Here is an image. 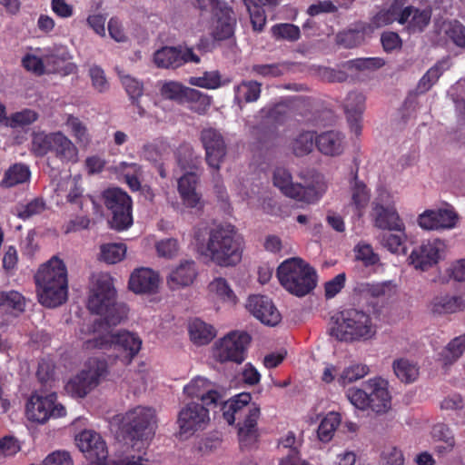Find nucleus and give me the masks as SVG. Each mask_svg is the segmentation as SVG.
I'll list each match as a JSON object with an SVG mask.
<instances>
[{
	"mask_svg": "<svg viewBox=\"0 0 465 465\" xmlns=\"http://www.w3.org/2000/svg\"><path fill=\"white\" fill-rule=\"evenodd\" d=\"M116 291L113 280L102 275L97 280L88 299V309L95 314L104 316L107 325H117L127 315L124 305L115 302Z\"/></svg>",
	"mask_w": 465,
	"mask_h": 465,
	"instance_id": "obj_5",
	"label": "nucleus"
},
{
	"mask_svg": "<svg viewBox=\"0 0 465 465\" xmlns=\"http://www.w3.org/2000/svg\"><path fill=\"white\" fill-rule=\"evenodd\" d=\"M213 16L211 35L214 41H223L233 36L236 18L233 10L227 4L222 5Z\"/></svg>",
	"mask_w": 465,
	"mask_h": 465,
	"instance_id": "obj_22",
	"label": "nucleus"
},
{
	"mask_svg": "<svg viewBox=\"0 0 465 465\" xmlns=\"http://www.w3.org/2000/svg\"><path fill=\"white\" fill-rule=\"evenodd\" d=\"M249 13L253 30L262 31L266 24V10H273L276 6L265 5L258 0H243Z\"/></svg>",
	"mask_w": 465,
	"mask_h": 465,
	"instance_id": "obj_37",
	"label": "nucleus"
},
{
	"mask_svg": "<svg viewBox=\"0 0 465 465\" xmlns=\"http://www.w3.org/2000/svg\"><path fill=\"white\" fill-rule=\"evenodd\" d=\"M374 226L383 231L404 232L405 225L400 217L395 203L391 197L387 194L386 199L380 195L374 202L372 207Z\"/></svg>",
	"mask_w": 465,
	"mask_h": 465,
	"instance_id": "obj_14",
	"label": "nucleus"
},
{
	"mask_svg": "<svg viewBox=\"0 0 465 465\" xmlns=\"http://www.w3.org/2000/svg\"><path fill=\"white\" fill-rule=\"evenodd\" d=\"M355 258L362 262L364 266H372L380 262V257L373 252L370 244L360 242L354 248Z\"/></svg>",
	"mask_w": 465,
	"mask_h": 465,
	"instance_id": "obj_56",
	"label": "nucleus"
},
{
	"mask_svg": "<svg viewBox=\"0 0 465 465\" xmlns=\"http://www.w3.org/2000/svg\"><path fill=\"white\" fill-rule=\"evenodd\" d=\"M31 172L25 163H14L4 173L0 181L2 188H11L18 184H23L29 181Z\"/></svg>",
	"mask_w": 465,
	"mask_h": 465,
	"instance_id": "obj_35",
	"label": "nucleus"
},
{
	"mask_svg": "<svg viewBox=\"0 0 465 465\" xmlns=\"http://www.w3.org/2000/svg\"><path fill=\"white\" fill-rule=\"evenodd\" d=\"M200 61L192 47L183 45L163 46L153 54V62L159 68L176 69L187 63L199 64Z\"/></svg>",
	"mask_w": 465,
	"mask_h": 465,
	"instance_id": "obj_15",
	"label": "nucleus"
},
{
	"mask_svg": "<svg viewBox=\"0 0 465 465\" xmlns=\"http://www.w3.org/2000/svg\"><path fill=\"white\" fill-rule=\"evenodd\" d=\"M445 33L457 46L465 47V26L460 22L450 21Z\"/></svg>",
	"mask_w": 465,
	"mask_h": 465,
	"instance_id": "obj_59",
	"label": "nucleus"
},
{
	"mask_svg": "<svg viewBox=\"0 0 465 465\" xmlns=\"http://www.w3.org/2000/svg\"><path fill=\"white\" fill-rule=\"evenodd\" d=\"M366 390L369 391L370 406L375 413H385L391 408V395L388 391V382L381 378L368 381Z\"/></svg>",
	"mask_w": 465,
	"mask_h": 465,
	"instance_id": "obj_24",
	"label": "nucleus"
},
{
	"mask_svg": "<svg viewBox=\"0 0 465 465\" xmlns=\"http://www.w3.org/2000/svg\"><path fill=\"white\" fill-rule=\"evenodd\" d=\"M392 369L397 378L404 383L414 382L420 374L418 365L405 358H400L393 361Z\"/></svg>",
	"mask_w": 465,
	"mask_h": 465,
	"instance_id": "obj_40",
	"label": "nucleus"
},
{
	"mask_svg": "<svg viewBox=\"0 0 465 465\" xmlns=\"http://www.w3.org/2000/svg\"><path fill=\"white\" fill-rule=\"evenodd\" d=\"M126 253L124 243H106L101 246V260L109 264L121 262Z\"/></svg>",
	"mask_w": 465,
	"mask_h": 465,
	"instance_id": "obj_48",
	"label": "nucleus"
},
{
	"mask_svg": "<svg viewBox=\"0 0 465 465\" xmlns=\"http://www.w3.org/2000/svg\"><path fill=\"white\" fill-rule=\"evenodd\" d=\"M262 93V84L257 81H242L240 84L234 86V100L241 103L256 102Z\"/></svg>",
	"mask_w": 465,
	"mask_h": 465,
	"instance_id": "obj_39",
	"label": "nucleus"
},
{
	"mask_svg": "<svg viewBox=\"0 0 465 465\" xmlns=\"http://www.w3.org/2000/svg\"><path fill=\"white\" fill-rule=\"evenodd\" d=\"M302 182L292 183V199L306 203L317 202L327 189L323 175L316 171H306L299 174Z\"/></svg>",
	"mask_w": 465,
	"mask_h": 465,
	"instance_id": "obj_13",
	"label": "nucleus"
},
{
	"mask_svg": "<svg viewBox=\"0 0 465 465\" xmlns=\"http://www.w3.org/2000/svg\"><path fill=\"white\" fill-rule=\"evenodd\" d=\"M291 114V103L282 101L274 104L268 112V118L276 124H282L286 121Z\"/></svg>",
	"mask_w": 465,
	"mask_h": 465,
	"instance_id": "obj_61",
	"label": "nucleus"
},
{
	"mask_svg": "<svg viewBox=\"0 0 465 465\" xmlns=\"http://www.w3.org/2000/svg\"><path fill=\"white\" fill-rule=\"evenodd\" d=\"M39 302L47 308H55L67 300V270L57 256L44 263L35 275Z\"/></svg>",
	"mask_w": 465,
	"mask_h": 465,
	"instance_id": "obj_2",
	"label": "nucleus"
},
{
	"mask_svg": "<svg viewBox=\"0 0 465 465\" xmlns=\"http://www.w3.org/2000/svg\"><path fill=\"white\" fill-rule=\"evenodd\" d=\"M292 295L303 297L317 286L316 270L300 257H292Z\"/></svg>",
	"mask_w": 465,
	"mask_h": 465,
	"instance_id": "obj_17",
	"label": "nucleus"
},
{
	"mask_svg": "<svg viewBox=\"0 0 465 465\" xmlns=\"http://www.w3.org/2000/svg\"><path fill=\"white\" fill-rule=\"evenodd\" d=\"M155 424L154 409L136 406L124 413L121 420L120 429L125 439L131 441H143L153 436Z\"/></svg>",
	"mask_w": 465,
	"mask_h": 465,
	"instance_id": "obj_7",
	"label": "nucleus"
},
{
	"mask_svg": "<svg viewBox=\"0 0 465 465\" xmlns=\"http://www.w3.org/2000/svg\"><path fill=\"white\" fill-rule=\"evenodd\" d=\"M370 33V25L366 22L359 21L352 27L338 33L337 44L345 48H354L365 41V35Z\"/></svg>",
	"mask_w": 465,
	"mask_h": 465,
	"instance_id": "obj_30",
	"label": "nucleus"
},
{
	"mask_svg": "<svg viewBox=\"0 0 465 465\" xmlns=\"http://www.w3.org/2000/svg\"><path fill=\"white\" fill-rule=\"evenodd\" d=\"M200 141L205 151L206 163L214 171H219L227 153L223 135L215 128H204L201 131Z\"/></svg>",
	"mask_w": 465,
	"mask_h": 465,
	"instance_id": "obj_16",
	"label": "nucleus"
},
{
	"mask_svg": "<svg viewBox=\"0 0 465 465\" xmlns=\"http://www.w3.org/2000/svg\"><path fill=\"white\" fill-rule=\"evenodd\" d=\"M252 341L251 335L244 331H232L215 343L214 357L220 362L242 363L247 355Z\"/></svg>",
	"mask_w": 465,
	"mask_h": 465,
	"instance_id": "obj_10",
	"label": "nucleus"
},
{
	"mask_svg": "<svg viewBox=\"0 0 465 465\" xmlns=\"http://www.w3.org/2000/svg\"><path fill=\"white\" fill-rule=\"evenodd\" d=\"M198 177L193 173H187L178 180V192L183 203L188 208H195L201 203V194L196 192Z\"/></svg>",
	"mask_w": 465,
	"mask_h": 465,
	"instance_id": "obj_29",
	"label": "nucleus"
},
{
	"mask_svg": "<svg viewBox=\"0 0 465 465\" xmlns=\"http://www.w3.org/2000/svg\"><path fill=\"white\" fill-rule=\"evenodd\" d=\"M346 396L350 402L359 410L364 411L370 406L369 391L367 390L352 387L347 391Z\"/></svg>",
	"mask_w": 465,
	"mask_h": 465,
	"instance_id": "obj_57",
	"label": "nucleus"
},
{
	"mask_svg": "<svg viewBox=\"0 0 465 465\" xmlns=\"http://www.w3.org/2000/svg\"><path fill=\"white\" fill-rule=\"evenodd\" d=\"M66 125L70 128L72 134L80 145L87 146L90 143V136L85 125L78 117L69 115L66 120Z\"/></svg>",
	"mask_w": 465,
	"mask_h": 465,
	"instance_id": "obj_52",
	"label": "nucleus"
},
{
	"mask_svg": "<svg viewBox=\"0 0 465 465\" xmlns=\"http://www.w3.org/2000/svg\"><path fill=\"white\" fill-rule=\"evenodd\" d=\"M213 384L206 378L193 379L183 388V392L190 398L201 400L205 406L217 407L221 405L223 419L232 425L239 420L238 437L242 447L252 445L258 437L257 420L260 417V408L255 404L249 405L252 396L248 392L236 395L228 401H223L222 394L213 388Z\"/></svg>",
	"mask_w": 465,
	"mask_h": 465,
	"instance_id": "obj_1",
	"label": "nucleus"
},
{
	"mask_svg": "<svg viewBox=\"0 0 465 465\" xmlns=\"http://www.w3.org/2000/svg\"><path fill=\"white\" fill-rule=\"evenodd\" d=\"M75 441L80 451L91 463L102 464L107 459L106 443L99 433L83 430L76 436Z\"/></svg>",
	"mask_w": 465,
	"mask_h": 465,
	"instance_id": "obj_18",
	"label": "nucleus"
},
{
	"mask_svg": "<svg viewBox=\"0 0 465 465\" xmlns=\"http://www.w3.org/2000/svg\"><path fill=\"white\" fill-rule=\"evenodd\" d=\"M247 310L262 323L275 326L281 321V315L272 301L266 295L254 294L248 298Z\"/></svg>",
	"mask_w": 465,
	"mask_h": 465,
	"instance_id": "obj_21",
	"label": "nucleus"
},
{
	"mask_svg": "<svg viewBox=\"0 0 465 465\" xmlns=\"http://www.w3.org/2000/svg\"><path fill=\"white\" fill-rule=\"evenodd\" d=\"M56 401V393H50L45 396L32 393L25 406L27 419L31 421L44 424L51 418L65 416V408L62 404L57 403Z\"/></svg>",
	"mask_w": 465,
	"mask_h": 465,
	"instance_id": "obj_11",
	"label": "nucleus"
},
{
	"mask_svg": "<svg viewBox=\"0 0 465 465\" xmlns=\"http://www.w3.org/2000/svg\"><path fill=\"white\" fill-rule=\"evenodd\" d=\"M465 351V334L453 338L439 353V361L444 366L456 362Z\"/></svg>",
	"mask_w": 465,
	"mask_h": 465,
	"instance_id": "obj_36",
	"label": "nucleus"
},
{
	"mask_svg": "<svg viewBox=\"0 0 465 465\" xmlns=\"http://www.w3.org/2000/svg\"><path fill=\"white\" fill-rule=\"evenodd\" d=\"M315 146L326 156H340L346 147L345 135L335 130L322 132L316 136Z\"/></svg>",
	"mask_w": 465,
	"mask_h": 465,
	"instance_id": "obj_26",
	"label": "nucleus"
},
{
	"mask_svg": "<svg viewBox=\"0 0 465 465\" xmlns=\"http://www.w3.org/2000/svg\"><path fill=\"white\" fill-rule=\"evenodd\" d=\"M128 284L134 293H155L159 286V275L150 268L142 267L134 271Z\"/></svg>",
	"mask_w": 465,
	"mask_h": 465,
	"instance_id": "obj_25",
	"label": "nucleus"
},
{
	"mask_svg": "<svg viewBox=\"0 0 465 465\" xmlns=\"http://www.w3.org/2000/svg\"><path fill=\"white\" fill-rule=\"evenodd\" d=\"M273 184L287 197H291V173L288 169L278 167L273 173Z\"/></svg>",
	"mask_w": 465,
	"mask_h": 465,
	"instance_id": "obj_60",
	"label": "nucleus"
},
{
	"mask_svg": "<svg viewBox=\"0 0 465 465\" xmlns=\"http://www.w3.org/2000/svg\"><path fill=\"white\" fill-rule=\"evenodd\" d=\"M405 0H394L388 9H383L378 12L371 19L370 33L371 34L375 29L383 27L392 24L394 21L399 23L401 14V7L403 5Z\"/></svg>",
	"mask_w": 465,
	"mask_h": 465,
	"instance_id": "obj_33",
	"label": "nucleus"
},
{
	"mask_svg": "<svg viewBox=\"0 0 465 465\" xmlns=\"http://www.w3.org/2000/svg\"><path fill=\"white\" fill-rule=\"evenodd\" d=\"M346 275L344 272L337 274L324 284V296L327 300L334 298L344 287Z\"/></svg>",
	"mask_w": 465,
	"mask_h": 465,
	"instance_id": "obj_64",
	"label": "nucleus"
},
{
	"mask_svg": "<svg viewBox=\"0 0 465 465\" xmlns=\"http://www.w3.org/2000/svg\"><path fill=\"white\" fill-rule=\"evenodd\" d=\"M45 65L50 67L51 72H57L61 64L69 57L68 52L64 48H54L47 50L45 54Z\"/></svg>",
	"mask_w": 465,
	"mask_h": 465,
	"instance_id": "obj_54",
	"label": "nucleus"
},
{
	"mask_svg": "<svg viewBox=\"0 0 465 465\" xmlns=\"http://www.w3.org/2000/svg\"><path fill=\"white\" fill-rule=\"evenodd\" d=\"M316 134L312 131L302 132L292 140V153L297 156L310 153L315 146Z\"/></svg>",
	"mask_w": 465,
	"mask_h": 465,
	"instance_id": "obj_46",
	"label": "nucleus"
},
{
	"mask_svg": "<svg viewBox=\"0 0 465 465\" xmlns=\"http://www.w3.org/2000/svg\"><path fill=\"white\" fill-rule=\"evenodd\" d=\"M188 331L191 341L196 345L208 344L216 336L213 326L198 318L189 323Z\"/></svg>",
	"mask_w": 465,
	"mask_h": 465,
	"instance_id": "obj_34",
	"label": "nucleus"
},
{
	"mask_svg": "<svg viewBox=\"0 0 465 465\" xmlns=\"http://www.w3.org/2000/svg\"><path fill=\"white\" fill-rule=\"evenodd\" d=\"M38 119V114L31 109H24L11 115L12 127H23L29 125Z\"/></svg>",
	"mask_w": 465,
	"mask_h": 465,
	"instance_id": "obj_62",
	"label": "nucleus"
},
{
	"mask_svg": "<svg viewBox=\"0 0 465 465\" xmlns=\"http://www.w3.org/2000/svg\"><path fill=\"white\" fill-rule=\"evenodd\" d=\"M244 249L243 239L232 224H220L211 229L205 254L220 267H233L241 262Z\"/></svg>",
	"mask_w": 465,
	"mask_h": 465,
	"instance_id": "obj_3",
	"label": "nucleus"
},
{
	"mask_svg": "<svg viewBox=\"0 0 465 465\" xmlns=\"http://www.w3.org/2000/svg\"><path fill=\"white\" fill-rule=\"evenodd\" d=\"M88 345L101 350H112L113 355L124 366L129 365L142 347L141 339L127 331L105 333L87 341Z\"/></svg>",
	"mask_w": 465,
	"mask_h": 465,
	"instance_id": "obj_6",
	"label": "nucleus"
},
{
	"mask_svg": "<svg viewBox=\"0 0 465 465\" xmlns=\"http://www.w3.org/2000/svg\"><path fill=\"white\" fill-rule=\"evenodd\" d=\"M108 364L104 359L91 358L86 363V369L82 370L66 384L65 389L73 396L85 397L95 388L101 377L107 373Z\"/></svg>",
	"mask_w": 465,
	"mask_h": 465,
	"instance_id": "obj_9",
	"label": "nucleus"
},
{
	"mask_svg": "<svg viewBox=\"0 0 465 465\" xmlns=\"http://www.w3.org/2000/svg\"><path fill=\"white\" fill-rule=\"evenodd\" d=\"M351 192V204L355 207L360 214L370 202V191L366 184L358 179L357 173L354 175Z\"/></svg>",
	"mask_w": 465,
	"mask_h": 465,
	"instance_id": "obj_43",
	"label": "nucleus"
},
{
	"mask_svg": "<svg viewBox=\"0 0 465 465\" xmlns=\"http://www.w3.org/2000/svg\"><path fill=\"white\" fill-rule=\"evenodd\" d=\"M55 133L45 134L44 132L35 133L32 138V152L36 156H45L53 151V140Z\"/></svg>",
	"mask_w": 465,
	"mask_h": 465,
	"instance_id": "obj_47",
	"label": "nucleus"
},
{
	"mask_svg": "<svg viewBox=\"0 0 465 465\" xmlns=\"http://www.w3.org/2000/svg\"><path fill=\"white\" fill-rule=\"evenodd\" d=\"M0 308L24 312L25 298L16 291L0 292Z\"/></svg>",
	"mask_w": 465,
	"mask_h": 465,
	"instance_id": "obj_49",
	"label": "nucleus"
},
{
	"mask_svg": "<svg viewBox=\"0 0 465 465\" xmlns=\"http://www.w3.org/2000/svg\"><path fill=\"white\" fill-rule=\"evenodd\" d=\"M341 422V414L338 412L331 411L329 412L321 421L317 434L318 438L322 442H329L338 428V426Z\"/></svg>",
	"mask_w": 465,
	"mask_h": 465,
	"instance_id": "obj_42",
	"label": "nucleus"
},
{
	"mask_svg": "<svg viewBox=\"0 0 465 465\" xmlns=\"http://www.w3.org/2000/svg\"><path fill=\"white\" fill-rule=\"evenodd\" d=\"M197 275L196 264L193 261H184L173 270L168 277V284L172 289L192 284Z\"/></svg>",
	"mask_w": 465,
	"mask_h": 465,
	"instance_id": "obj_31",
	"label": "nucleus"
},
{
	"mask_svg": "<svg viewBox=\"0 0 465 465\" xmlns=\"http://www.w3.org/2000/svg\"><path fill=\"white\" fill-rule=\"evenodd\" d=\"M399 24L406 25L410 33L422 32L430 24L431 10L429 8L419 9L412 5L401 8Z\"/></svg>",
	"mask_w": 465,
	"mask_h": 465,
	"instance_id": "obj_28",
	"label": "nucleus"
},
{
	"mask_svg": "<svg viewBox=\"0 0 465 465\" xmlns=\"http://www.w3.org/2000/svg\"><path fill=\"white\" fill-rule=\"evenodd\" d=\"M459 215L452 207L425 210L418 216L417 223L424 230H450L456 227Z\"/></svg>",
	"mask_w": 465,
	"mask_h": 465,
	"instance_id": "obj_19",
	"label": "nucleus"
},
{
	"mask_svg": "<svg viewBox=\"0 0 465 465\" xmlns=\"http://www.w3.org/2000/svg\"><path fill=\"white\" fill-rule=\"evenodd\" d=\"M432 436L435 440L444 444L436 446L438 452H449L453 449L455 445L454 436L447 425L442 423L436 424L432 429Z\"/></svg>",
	"mask_w": 465,
	"mask_h": 465,
	"instance_id": "obj_45",
	"label": "nucleus"
},
{
	"mask_svg": "<svg viewBox=\"0 0 465 465\" xmlns=\"http://www.w3.org/2000/svg\"><path fill=\"white\" fill-rule=\"evenodd\" d=\"M369 367L365 364H353L347 368H345L340 377L338 378V382L345 386L348 383L356 381L363 378L369 372Z\"/></svg>",
	"mask_w": 465,
	"mask_h": 465,
	"instance_id": "obj_53",
	"label": "nucleus"
},
{
	"mask_svg": "<svg viewBox=\"0 0 465 465\" xmlns=\"http://www.w3.org/2000/svg\"><path fill=\"white\" fill-rule=\"evenodd\" d=\"M207 407L200 403L189 402L180 410L177 416V424L181 436H191L206 428L210 421Z\"/></svg>",
	"mask_w": 465,
	"mask_h": 465,
	"instance_id": "obj_12",
	"label": "nucleus"
},
{
	"mask_svg": "<svg viewBox=\"0 0 465 465\" xmlns=\"http://www.w3.org/2000/svg\"><path fill=\"white\" fill-rule=\"evenodd\" d=\"M46 209V203L42 197H36L27 203H19L15 207V214L25 221L33 216L43 213Z\"/></svg>",
	"mask_w": 465,
	"mask_h": 465,
	"instance_id": "obj_44",
	"label": "nucleus"
},
{
	"mask_svg": "<svg viewBox=\"0 0 465 465\" xmlns=\"http://www.w3.org/2000/svg\"><path fill=\"white\" fill-rule=\"evenodd\" d=\"M290 64L288 63L254 64L252 67V73L263 77H277L288 73Z\"/></svg>",
	"mask_w": 465,
	"mask_h": 465,
	"instance_id": "obj_51",
	"label": "nucleus"
},
{
	"mask_svg": "<svg viewBox=\"0 0 465 465\" xmlns=\"http://www.w3.org/2000/svg\"><path fill=\"white\" fill-rule=\"evenodd\" d=\"M121 82L132 103L143 94V86L141 82L130 75H121Z\"/></svg>",
	"mask_w": 465,
	"mask_h": 465,
	"instance_id": "obj_63",
	"label": "nucleus"
},
{
	"mask_svg": "<svg viewBox=\"0 0 465 465\" xmlns=\"http://www.w3.org/2000/svg\"><path fill=\"white\" fill-rule=\"evenodd\" d=\"M292 115H301L307 120H310L309 115L312 113V104L307 96L297 94L292 95Z\"/></svg>",
	"mask_w": 465,
	"mask_h": 465,
	"instance_id": "obj_58",
	"label": "nucleus"
},
{
	"mask_svg": "<svg viewBox=\"0 0 465 465\" xmlns=\"http://www.w3.org/2000/svg\"><path fill=\"white\" fill-rule=\"evenodd\" d=\"M343 108L351 132L356 136H360L362 130L361 121L365 110V96L360 92L349 93L344 100Z\"/></svg>",
	"mask_w": 465,
	"mask_h": 465,
	"instance_id": "obj_23",
	"label": "nucleus"
},
{
	"mask_svg": "<svg viewBox=\"0 0 465 465\" xmlns=\"http://www.w3.org/2000/svg\"><path fill=\"white\" fill-rule=\"evenodd\" d=\"M444 243L439 239L428 240L414 248L409 257L411 263L421 271H427L436 265L440 253L444 250Z\"/></svg>",
	"mask_w": 465,
	"mask_h": 465,
	"instance_id": "obj_20",
	"label": "nucleus"
},
{
	"mask_svg": "<svg viewBox=\"0 0 465 465\" xmlns=\"http://www.w3.org/2000/svg\"><path fill=\"white\" fill-rule=\"evenodd\" d=\"M185 95L186 98L184 100V104L186 103L189 104L188 108L192 112L199 115H203L209 111L213 103L212 96L191 87Z\"/></svg>",
	"mask_w": 465,
	"mask_h": 465,
	"instance_id": "obj_38",
	"label": "nucleus"
},
{
	"mask_svg": "<svg viewBox=\"0 0 465 465\" xmlns=\"http://www.w3.org/2000/svg\"><path fill=\"white\" fill-rule=\"evenodd\" d=\"M208 287L210 292L214 293L223 302L229 305H235L237 303V296L224 278L218 277L213 279Z\"/></svg>",
	"mask_w": 465,
	"mask_h": 465,
	"instance_id": "obj_41",
	"label": "nucleus"
},
{
	"mask_svg": "<svg viewBox=\"0 0 465 465\" xmlns=\"http://www.w3.org/2000/svg\"><path fill=\"white\" fill-rule=\"evenodd\" d=\"M102 199L108 212L111 228L121 232L133 224V201L131 196L118 187L108 188L102 193Z\"/></svg>",
	"mask_w": 465,
	"mask_h": 465,
	"instance_id": "obj_8",
	"label": "nucleus"
},
{
	"mask_svg": "<svg viewBox=\"0 0 465 465\" xmlns=\"http://www.w3.org/2000/svg\"><path fill=\"white\" fill-rule=\"evenodd\" d=\"M331 335L341 341H366L376 334L371 316L362 310L344 309L331 317Z\"/></svg>",
	"mask_w": 465,
	"mask_h": 465,
	"instance_id": "obj_4",
	"label": "nucleus"
},
{
	"mask_svg": "<svg viewBox=\"0 0 465 465\" xmlns=\"http://www.w3.org/2000/svg\"><path fill=\"white\" fill-rule=\"evenodd\" d=\"M52 152L63 163H76L78 161V149L73 142L61 132L55 133L54 140H53Z\"/></svg>",
	"mask_w": 465,
	"mask_h": 465,
	"instance_id": "obj_32",
	"label": "nucleus"
},
{
	"mask_svg": "<svg viewBox=\"0 0 465 465\" xmlns=\"http://www.w3.org/2000/svg\"><path fill=\"white\" fill-rule=\"evenodd\" d=\"M189 84L205 89H216L221 86V74L218 71L205 72L203 76L191 77Z\"/></svg>",
	"mask_w": 465,
	"mask_h": 465,
	"instance_id": "obj_55",
	"label": "nucleus"
},
{
	"mask_svg": "<svg viewBox=\"0 0 465 465\" xmlns=\"http://www.w3.org/2000/svg\"><path fill=\"white\" fill-rule=\"evenodd\" d=\"M429 308L432 315L444 316L462 312L465 301L461 296L441 292L431 299Z\"/></svg>",
	"mask_w": 465,
	"mask_h": 465,
	"instance_id": "obj_27",
	"label": "nucleus"
},
{
	"mask_svg": "<svg viewBox=\"0 0 465 465\" xmlns=\"http://www.w3.org/2000/svg\"><path fill=\"white\" fill-rule=\"evenodd\" d=\"M190 87L183 86L176 82L165 83L161 88V94L169 100L175 101L180 104H184L186 98L185 94Z\"/></svg>",
	"mask_w": 465,
	"mask_h": 465,
	"instance_id": "obj_50",
	"label": "nucleus"
}]
</instances>
